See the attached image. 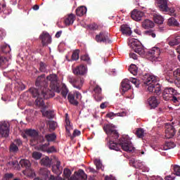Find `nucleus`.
<instances>
[{"mask_svg":"<svg viewBox=\"0 0 180 180\" xmlns=\"http://www.w3.org/2000/svg\"><path fill=\"white\" fill-rule=\"evenodd\" d=\"M45 139L48 143H50L51 141H56V139H57V136L56 134H48L45 135Z\"/></svg>","mask_w":180,"mask_h":180,"instance_id":"nucleus-35","label":"nucleus"},{"mask_svg":"<svg viewBox=\"0 0 180 180\" xmlns=\"http://www.w3.org/2000/svg\"><path fill=\"white\" fill-rule=\"evenodd\" d=\"M75 75H85L88 72V68L84 65H80L72 69Z\"/></svg>","mask_w":180,"mask_h":180,"instance_id":"nucleus-16","label":"nucleus"},{"mask_svg":"<svg viewBox=\"0 0 180 180\" xmlns=\"http://www.w3.org/2000/svg\"><path fill=\"white\" fill-rule=\"evenodd\" d=\"M162 97L165 101H172L174 105H180V94L172 86H166L162 92Z\"/></svg>","mask_w":180,"mask_h":180,"instance_id":"nucleus-4","label":"nucleus"},{"mask_svg":"<svg viewBox=\"0 0 180 180\" xmlns=\"http://www.w3.org/2000/svg\"><path fill=\"white\" fill-rule=\"evenodd\" d=\"M41 165H44V167H51V160L46 156L41 160Z\"/></svg>","mask_w":180,"mask_h":180,"instance_id":"nucleus-33","label":"nucleus"},{"mask_svg":"<svg viewBox=\"0 0 180 180\" xmlns=\"http://www.w3.org/2000/svg\"><path fill=\"white\" fill-rule=\"evenodd\" d=\"M14 144H15V146H22V141L20 139H15L14 141Z\"/></svg>","mask_w":180,"mask_h":180,"instance_id":"nucleus-62","label":"nucleus"},{"mask_svg":"<svg viewBox=\"0 0 180 180\" xmlns=\"http://www.w3.org/2000/svg\"><path fill=\"white\" fill-rule=\"evenodd\" d=\"M11 124L8 121L0 122V137H8Z\"/></svg>","mask_w":180,"mask_h":180,"instance_id":"nucleus-12","label":"nucleus"},{"mask_svg":"<svg viewBox=\"0 0 180 180\" xmlns=\"http://www.w3.org/2000/svg\"><path fill=\"white\" fill-rule=\"evenodd\" d=\"M165 180H175L174 176H167Z\"/></svg>","mask_w":180,"mask_h":180,"instance_id":"nucleus-64","label":"nucleus"},{"mask_svg":"<svg viewBox=\"0 0 180 180\" xmlns=\"http://www.w3.org/2000/svg\"><path fill=\"white\" fill-rule=\"evenodd\" d=\"M32 158H34V160H40L41 158V153L39 152H33Z\"/></svg>","mask_w":180,"mask_h":180,"instance_id":"nucleus-47","label":"nucleus"},{"mask_svg":"<svg viewBox=\"0 0 180 180\" xmlns=\"http://www.w3.org/2000/svg\"><path fill=\"white\" fill-rule=\"evenodd\" d=\"M174 82L175 85L180 88V68H178L177 70L173 72Z\"/></svg>","mask_w":180,"mask_h":180,"instance_id":"nucleus-21","label":"nucleus"},{"mask_svg":"<svg viewBox=\"0 0 180 180\" xmlns=\"http://www.w3.org/2000/svg\"><path fill=\"white\" fill-rule=\"evenodd\" d=\"M68 101L71 105L74 106H78V101L75 100V96L71 93H69L68 95Z\"/></svg>","mask_w":180,"mask_h":180,"instance_id":"nucleus-29","label":"nucleus"},{"mask_svg":"<svg viewBox=\"0 0 180 180\" xmlns=\"http://www.w3.org/2000/svg\"><path fill=\"white\" fill-rule=\"evenodd\" d=\"M94 164H95L97 169H101V171H103L105 169V167L102 164V161H101V160L96 159L94 160Z\"/></svg>","mask_w":180,"mask_h":180,"instance_id":"nucleus-36","label":"nucleus"},{"mask_svg":"<svg viewBox=\"0 0 180 180\" xmlns=\"http://www.w3.org/2000/svg\"><path fill=\"white\" fill-rule=\"evenodd\" d=\"M106 116L109 117V119H113V117H124V116H127V111H126L125 110H122V111L117 113L110 112L107 113Z\"/></svg>","mask_w":180,"mask_h":180,"instance_id":"nucleus-20","label":"nucleus"},{"mask_svg":"<svg viewBox=\"0 0 180 180\" xmlns=\"http://www.w3.org/2000/svg\"><path fill=\"white\" fill-rule=\"evenodd\" d=\"M35 105H37V106H39V108H44L41 112L43 115V116H44L45 117H47L48 119H53L54 117V112H53V111L51 110H46L45 108L46 105H44H44H37V103H36V100H35Z\"/></svg>","mask_w":180,"mask_h":180,"instance_id":"nucleus-19","label":"nucleus"},{"mask_svg":"<svg viewBox=\"0 0 180 180\" xmlns=\"http://www.w3.org/2000/svg\"><path fill=\"white\" fill-rule=\"evenodd\" d=\"M179 44H180V35L174 37L172 39H170V41H169V45H170V46H174L175 45H179Z\"/></svg>","mask_w":180,"mask_h":180,"instance_id":"nucleus-31","label":"nucleus"},{"mask_svg":"<svg viewBox=\"0 0 180 180\" xmlns=\"http://www.w3.org/2000/svg\"><path fill=\"white\" fill-rule=\"evenodd\" d=\"M9 60L8 58L0 56V67L2 70H5V68H8L9 67Z\"/></svg>","mask_w":180,"mask_h":180,"instance_id":"nucleus-25","label":"nucleus"},{"mask_svg":"<svg viewBox=\"0 0 180 180\" xmlns=\"http://www.w3.org/2000/svg\"><path fill=\"white\" fill-rule=\"evenodd\" d=\"M140 78L143 81V84L149 92H155L157 95L161 94V85L158 84L157 77L145 74V75H140Z\"/></svg>","mask_w":180,"mask_h":180,"instance_id":"nucleus-3","label":"nucleus"},{"mask_svg":"<svg viewBox=\"0 0 180 180\" xmlns=\"http://www.w3.org/2000/svg\"><path fill=\"white\" fill-rule=\"evenodd\" d=\"M98 27V26L95 23L89 25V29H90V30H96Z\"/></svg>","mask_w":180,"mask_h":180,"instance_id":"nucleus-56","label":"nucleus"},{"mask_svg":"<svg viewBox=\"0 0 180 180\" xmlns=\"http://www.w3.org/2000/svg\"><path fill=\"white\" fill-rule=\"evenodd\" d=\"M174 172L176 175H180V166L179 165H174Z\"/></svg>","mask_w":180,"mask_h":180,"instance_id":"nucleus-52","label":"nucleus"},{"mask_svg":"<svg viewBox=\"0 0 180 180\" xmlns=\"http://www.w3.org/2000/svg\"><path fill=\"white\" fill-rule=\"evenodd\" d=\"M46 64H44V63L41 62L39 63V70L41 72H46L47 71V69L46 68Z\"/></svg>","mask_w":180,"mask_h":180,"instance_id":"nucleus-48","label":"nucleus"},{"mask_svg":"<svg viewBox=\"0 0 180 180\" xmlns=\"http://www.w3.org/2000/svg\"><path fill=\"white\" fill-rule=\"evenodd\" d=\"M65 129H66V131H67V134L68 136H69V137H77L78 136H81V131L78 130V129H75L73 131V134L72 136H71V130H72V125L71 124V121H70V118H68V114L66 113L65 114Z\"/></svg>","mask_w":180,"mask_h":180,"instance_id":"nucleus-7","label":"nucleus"},{"mask_svg":"<svg viewBox=\"0 0 180 180\" xmlns=\"http://www.w3.org/2000/svg\"><path fill=\"white\" fill-rule=\"evenodd\" d=\"M143 16H144L143 12H141V11H137L136 9V22L139 20H141Z\"/></svg>","mask_w":180,"mask_h":180,"instance_id":"nucleus-45","label":"nucleus"},{"mask_svg":"<svg viewBox=\"0 0 180 180\" xmlns=\"http://www.w3.org/2000/svg\"><path fill=\"white\" fill-rule=\"evenodd\" d=\"M142 26L145 27V29H150V27H154L155 23L153 20H150V19H145V20L142 22Z\"/></svg>","mask_w":180,"mask_h":180,"instance_id":"nucleus-28","label":"nucleus"},{"mask_svg":"<svg viewBox=\"0 0 180 180\" xmlns=\"http://www.w3.org/2000/svg\"><path fill=\"white\" fill-rule=\"evenodd\" d=\"M49 81L50 82V87L52 91L57 92V94L61 92L62 96L65 98H67L68 95L69 90L65 84H62L61 87H60L57 75L51 74L48 75L46 78V75H41L37 78L35 82L36 86H40V90L36 88L30 89V92L33 98H37L36 103L38 106H44V101L43 99H49L50 96H54L53 92L47 89V86H49Z\"/></svg>","mask_w":180,"mask_h":180,"instance_id":"nucleus-1","label":"nucleus"},{"mask_svg":"<svg viewBox=\"0 0 180 180\" xmlns=\"http://www.w3.org/2000/svg\"><path fill=\"white\" fill-rule=\"evenodd\" d=\"M131 19H133V20H136V9H134L131 12Z\"/></svg>","mask_w":180,"mask_h":180,"instance_id":"nucleus-60","label":"nucleus"},{"mask_svg":"<svg viewBox=\"0 0 180 180\" xmlns=\"http://www.w3.org/2000/svg\"><path fill=\"white\" fill-rule=\"evenodd\" d=\"M68 81L72 85L73 88L79 90L82 88L84 82V78L74 76H68Z\"/></svg>","mask_w":180,"mask_h":180,"instance_id":"nucleus-8","label":"nucleus"},{"mask_svg":"<svg viewBox=\"0 0 180 180\" xmlns=\"http://www.w3.org/2000/svg\"><path fill=\"white\" fill-rule=\"evenodd\" d=\"M158 5L160 11L168 12L171 15H174L175 9L174 8H169L167 0H158Z\"/></svg>","mask_w":180,"mask_h":180,"instance_id":"nucleus-11","label":"nucleus"},{"mask_svg":"<svg viewBox=\"0 0 180 180\" xmlns=\"http://www.w3.org/2000/svg\"><path fill=\"white\" fill-rule=\"evenodd\" d=\"M49 180H65L60 176H54L53 175H50Z\"/></svg>","mask_w":180,"mask_h":180,"instance_id":"nucleus-53","label":"nucleus"},{"mask_svg":"<svg viewBox=\"0 0 180 180\" xmlns=\"http://www.w3.org/2000/svg\"><path fill=\"white\" fill-rule=\"evenodd\" d=\"M74 20H75V15H74V14H70L65 19V24L67 26H70V25H72V23H74Z\"/></svg>","mask_w":180,"mask_h":180,"instance_id":"nucleus-30","label":"nucleus"},{"mask_svg":"<svg viewBox=\"0 0 180 180\" xmlns=\"http://www.w3.org/2000/svg\"><path fill=\"white\" fill-rule=\"evenodd\" d=\"M10 151L11 153H18V151H19V148L18 147V145L12 143L10 146Z\"/></svg>","mask_w":180,"mask_h":180,"instance_id":"nucleus-42","label":"nucleus"},{"mask_svg":"<svg viewBox=\"0 0 180 180\" xmlns=\"http://www.w3.org/2000/svg\"><path fill=\"white\" fill-rule=\"evenodd\" d=\"M86 13V7L80 6L76 9V15L77 16H84Z\"/></svg>","mask_w":180,"mask_h":180,"instance_id":"nucleus-32","label":"nucleus"},{"mask_svg":"<svg viewBox=\"0 0 180 180\" xmlns=\"http://www.w3.org/2000/svg\"><path fill=\"white\" fill-rule=\"evenodd\" d=\"M75 95L77 101H81V99H82V95L79 91H75Z\"/></svg>","mask_w":180,"mask_h":180,"instance_id":"nucleus-58","label":"nucleus"},{"mask_svg":"<svg viewBox=\"0 0 180 180\" xmlns=\"http://www.w3.org/2000/svg\"><path fill=\"white\" fill-rule=\"evenodd\" d=\"M176 130L175 129L174 125L171 123L165 124V138L172 139L174 136Z\"/></svg>","mask_w":180,"mask_h":180,"instance_id":"nucleus-15","label":"nucleus"},{"mask_svg":"<svg viewBox=\"0 0 180 180\" xmlns=\"http://www.w3.org/2000/svg\"><path fill=\"white\" fill-rule=\"evenodd\" d=\"M57 127V122H54V121H51L49 122V128L51 130H56V128Z\"/></svg>","mask_w":180,"mask_h":180,"instance_id":"nucleus-51","label":"nucleus"},{"mask_svg":"<svg viewBox=\"0 0 180 180\" xmlns=\"http://www.w3.org/2000/svg\"><path fill=\"white\" fill-rule=\"evenodd\" d=\"M108 102H104V103H102L101 105H100V108L101 109H105V108L108 107Z\"/></svg>","mask_w":180,"mask_h":180,"instance_id":"nucleus-61","label":"nucleus"},{"mask_svg":"<svg viewBox=\"0 0 180 180\" xmlns=\"http://www.w3.org/2000/svg\"><path fill=\"white\" fill-rule=\"evenodd\" d=\"M94 91L96 94L94 95H101L102 94V89L98 85H97L94 87Z\"/></svg>","mask_w":180,"mask_h":180,"instance_id":"nucleus-49","label":"nucleus"},{"mask_svg":"<svg viewBox=\"0 0 180 180\" xmlns=\"http://www.w3.org/2000/svg\"><path fill=\"white\" fill-rule=\"evenodd\" d=\"M42 41V46H47L51 43V36L49 32H44L39 37Z\"/></svg>","mask_w":180,"mask_h":180,"instance_id":"nucleus-18","label":"nucleus"},{"mask_svg":"<svg viewBox=\"0 0 180 180\" xmlns=\"http://www.w3.org/2000/svg\"><path fill=\"white\" fill-rule=\"evenodd\" d=\"M175 147L174 143H166L165 146H164V150H168L170 148H174Z\"/></svg>","mask_w":180,"mask_h":180,"instance_id":"nucleus-46","label":"nucleus"},{"mask_svg":"<svg viewBox=\"0 0 180 180\" xmlns=\"http://www.w3.org/2000/svg\"><path fill=\"white\" fill-rule=\"evenodd\" d=\"M81 60L82 61H85L86 63H87V64H91V58H89V55H83L82 57H81Z\"/></svg>","mask_w":180,"mask_h":180,"instance_id":"nucleus-44","label":"nucleus"},{"mask_svg":"<svg viewBox=\"0 0 180 180\" xmlns=\"http://www.w3.org/2000/svg\"><path fill=\"white\" fill-rule=\"evenodd\" d=\"M96 41L97 43H112V41L109 39V33L100 32L96 35Z\"/></svg>","mask_w":180,"mask_h":180,"instance_id":"nucleus-14","label":"nucleus"},{"mask_svg":"<svg viewBox=\"0 0 180 180\" xmlns=\"http://www.w3.org/2000/svg\"><path fill=\"white\" fill-rule=\"evenodd\" d=\"M8 165L10 168H13V169H20V165H19V162H18V160L9 162Z\"/></svg>","mask_w":180,"mask_h":180,"instance_id":"nucleus-34","label":"nucleus"},{"mask_svg":"<svg viewBox=\"0 0 180 180\" xmlns=\"http://www.w3.org/2000/svg\"><path fill=\"white\" fill-rule=\"evenodd\" d=\"M1 50L3 51V53H9V50H11V46H8V45H6L5 46H3L1 48Z\"/></svg>","mask_w":180,"mask_h":180,"instance_id":"nucleus-55","label":"nucleus"},{"mask_svg":"<svg viewBox=\"0 0 180 180\" xmlns=\"http://www.w3.org/2000/svg\"><path fill=\"white\" fill-rule=\"evenodd\" d=\"M148 103L151 108H156V107L159 105L158 100L156 96H150V98H148Z\"/></svg>","mask_w":180,"mask_h":180,"instance_id":"nucleus-22","label":"nucleus"},{"mask_svg":"<svg viewBox=\"0 0 180 180\" xmlns=\"http://www.w3.org/2000/svg\"><path fill=\"white\" fill-rule=\"evenodd\" d=\"M20 165L22 168H25V170L22 171V174L24 175H26V176L33 178V176L36 175V174L34 173V170L30 168L32 165L30 164V161H29L28 160L22 159L20 161Z\"/></svg>","mask_w":180,"mask_h":180,"instance_id":"nucleus-6","label":"nucleus"},{"mask_svg":"<svg viewBox=\"0 0 180 180\" xmlns=\"http://www.w3.org/2000/svg\"><path fill=\"white\" fill-rule=\"evenodd\" d=\"M167 23L170 26L172 25H174V26H179V25L178 20H176V19H175V18H169L167 20Z\"/></svg>","mask_w":180,"mask_h":180,"instance_id":"nucleus-38","label":"nucleus"},{"mask_svg":"<svg viewBox=\"0 0 180 180\" xmlns=\"http://www.w3.org/2000/svg\"><path fill=\"white\" fill-rule=\"evenodd\" d=\"M6 35V33L5 32V30L0 29V40H2L4 36Z\"/></svg>","mask_w":180,"mask_h":180,"instance_id":"nucleus-57","label":"nucleus"},{"mask_svg":"<svg viewBox=\"0 0 180 180\" xmlns=\"http://www.w3.org/2000/svg\"><path fill=\"white\" fill-rule=\"evenodd\" d=\"M60 165H61V162L57 160L56 165L52 167V171L54 174H56V175H60V174L62 173V171L60 169Z\"/></svg>","mask_w":180,"mask_h":180,"instance_id":"nucleus-27","label":"nucleus"},{"mask_svg":"<svg viewBox=\"0 0 180 180\" xmlns=\"http://www.w3.org/2000/svg\"><path fill=\"white\" fill-rule=\"evenodd\" d=\"M128 46L131 49L129 51V58L136 60V39L129 37L128 39Z\"/></svg>","mask_w":180,"mask_h":180,"instance_id":"nucleus-13","label":"nucleus"},{"mask_svg":"<svg viewBox=\"0 0 180 180\" xmlns=\"http://www.w3.org/2000/svg\"><path fill=\"white\" fill-rule=\"evenodd\" d=\"M49 146H50V143L49 142L44 144H41L39 146V150L43 153H47V154H51V153H56V151H57L56 150V147L54 146L49 147Z\"/></svg>","mask_w":180,"mask_h":180,"instance_id":"nucleus-17","label":"nucleus"},{"mask_svg":"<svg viewBox=\"0 0 180 180\" xmlns=\"http://www.w3.org/2000/svg\"><path fill=\"white\" fill-rule=\"evenodd\" d=\"M136 135L139 139H143L144 129H143V128H138V129L136 130Z\"/></svg>","mask_w":180,"mask_h":180,"instance_id":"nucleus-40","label":"nucleus"},{"mask_svg":"<svg viewBox=\"0 0 180 180\" xmlns=\"http://www.w3.org/2000/svg\"><path fill=\"white\" fill-rule=\"evenodd\" d=\"M129 72H130V74H131L132 75L135 76L136 75V65L134 64H131L129 65Z\"/></svg>","mask_w":180,"mask_h":180,"instance_id":"nucleus-41","label":"nucleus"},{"mask_svg":"<svg viewBox=\"0 0 180 180\" xmlns=\"http://www.w3.org/2000/svg\"><path fill=\"white\" fill-rule=\"evenodd\" d=\"M105 180H116L113 176L110 175V176H105Z\"/></svg>","mask_w":180,"mask_h":180,"instance_id":"nucleus-63","label":"nucleus"},{"mask_svg":"<svg viewBox=\"0 0 180 180\" xmlns=\"http://www.w3.org/2000/svg\"><path fill=\"white\" fill-rule=\"evenodd\" d=\"M130 82L136 85V78L131 77L129 79H124L121 82V86L120 89V91L122 94V95H124V94H126L129 89H131V86H130Z\"/></svg>","mask_w":180,"mask_h":180,"instance_id":"nucleus-9","label":"nucleus"},{"mask_svg":"<svg viewBox=\"0 0 180 180\" xmlns=\"http://www.w3.org/2000/svg\"><path fill=\"white\" fill-rule=\"evenodd\" d=\"M79 58V51H75L72 54V60L77 61Z\"/></svg>","mask_w":180,"mask_h":180,"instance_id":"nucleus-43","label":"nucleus"},{"mask_svg":"<svg viewBox=\"0 0 180 180\" xmlns=\"http://www.w3.org/2000/svg\"><path fill=\"white\" fill-rule=\"evenodd\" d=\"M146 35H151L152 38H155L156 34L153 32V31H146Z\"/></svg>","mask_w":180,"mask_h":180,"instance_id":"nucleus-59","label":"nucleus"},{"mask_svg":"<svg viewBox=\"0 0 180 180\" xmlns=\"http://www.w3.org/2000/svg\"><path fill=\"white\" fill-rule=\"evenodd\" d=\"M129 165L130 167L136 168V158H134V156H132L129 158Z\"/></svg>","mask_w":180,"mask_h":180,"instance_id":"nucleus-50","label":"nucleus"},{"mask_svg":"<svg viewBox=\"0 0 180 180\" xmlns=\"http://www.w3.org/2000/svg\"><path fill=\"white\" fill-rule=\"evenodd\" d=\"M103 130L105 131L110 139L108 143L110 150L120 151L121 147L124 151H129V153L134 151V147H133V144L129 140V136H123L119 140L118 143L115 142L119 139L120 135L113 124H109L105 125L103 127Z\"/></svg>","mask_w":180,"mask_h":180,"instance_id":"nucleus-2","label":"nucleus"},{"mask_svg":"<svg viewBox=\"0 0 180 180\" xmlns=\"http://www.w3.org/2000/svg\"><path fill=\"white\" fill-rule=\"evenodd\" d=\"M71 170L70 169L65 168L63 170V175L65 178L70 180H86L88 176L85 172L82 169H79L78 172H75L74 175L71 176Z\"/></svg>","mask_w":180,"mask_h":180,"instance_id":"nucleus-5","label":"nucleus"},{"mask_svg":"<svg viewBox=\"0 0 180 180\" xmlns=\"http://www.w3.org/2000/svg\"><path fill=\"white\" fill-rule=\"evenodd\" d=\"M40 174H42L44 176V179H49V176H50V171L47 170V169H41L40 170Z\"/></svg>","mask_w":180,"mask_h":180,"instance_id":"nucleus-37","label":"nucleus"},{"mask_svg":"<svg viewBox=\"0 0 180 180\" xmlns=\"http://www.w3.org/2000/svg\"><path fill=\"white\" fill-rule=\"evenodd\" d=\"M154 21L155 22V23H163L164 18L161 15H155Z\"/></svg>","mask_w":180,"mask_h":180,"instance_id":"nucleus-39","label":"nucleus"},{"mask_svg":"<svg viewBox=\"0 0 180 180\" xmlns=\"http://www.w3.org/2000/svg\"><path fill=\"white\" fill-rule=\"evenodd\" d=\"M25 134L30 136V137H32L34 140H37V137H39V133L34 129H27Z\"/></svg>","mask_w":180,"mask_h":180,"instance_id":"nucleus-26","label":"nucleus"},{"mask_svg":"<svg viewBox=\"0 0 180 180\" xmlns=\"http://www.w3.org/2000/svg\"><path fill=\"white\" fill-rule=\"evenodd\" d=\"M136 53H139V55H141V56H143L146 53V49L143 46V45L136 39Z\"/></svg>","mask_w":180,"mask_h":180,"instance_id":"nucleus-23","label":"nucleus"},{"mask_svg":"<svg viewBox=\"0 0 180 180\" xmlns=\"http://www.w3.org/2000/svg\"><path fill=\"white\" fill-rule=\"evenodd\" d=\"M121 32L122 34H125L126 36H131V28L129 27L127 25H121Z\"/></svg>","mask_w":180,"mask_h":180,"instance_id":"nucleus-24","label":"nucleus"},{"mask_svg":"<svg viewBox=\"0 0 180 180\" xmlns=\"http://www.w3.org/2000/svg\"><path fill=\"white\" fill-rule=\"evenodd\" d=\"M148 58L152 61L161 60L162 56L160 48L155 46L152 48V49H150L148 53Z\"/></svg>","mask_w":180,"mask_h":180,"instance_id":"nucleus-10","label":"nucleus"},{"mask_svg":"<svg viewBox=\"0 0 180 180\" xmlns=\"http://www.w3.org/2000/svg\"><path fill=\"white\" fill-rule=\"evenodd\" d=\"M165 78H166L167 81H168V82H170V84H173V82H174L172 75L167 74V75L166 76Z\"/></svg>","mask_w":180,"mask_h":180,"instance_id":"nucleus-54","label":"nucleus"}]
</instances>
